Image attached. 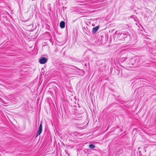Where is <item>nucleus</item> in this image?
Returning <instances> with one entry per match:
<instances>
[{
    "instance_id": "20e7f679",
    "label": "nucleus",
    "mask_w": 156,
    "mask_h": 156,
    "mask_svg": "<svg viewBox=\"0 0 156 156\" xmlns=\"http://www.w3.org/2000/svg\"><path fill=\"white\" fill-rule=\"evenodd\" d=\"M42 130V124L41 123L40 125L39 129L37 132V136L39 135L41 133Z\"/></svg>"
},
{
    "instance_id": "7ed1b4c3",
    "label": "nucleus",
    "mask_w": 156,
    "mask_h": 156,
    "mask_svg": "<svg viewBox=\"0 0 156 156\" xmlns=\"http://www.w3.org/2000/svg\"><path fill=\"white\" fill-rule=\"evenodd\" d=\"M39 62L41 64H44L47 62V59L44 57L41 58L39 60Z\"/></svg>"
},
{
    "instance_id": "6e6552de",
    "label": "nucleus",
    "mask_w": 156,
    "mask_h": 156,
    "mask_svg": "<svg viewBox=\"0 0 156 156\" xmlns=\"http://www.w3.org/2000/svg\"><path fill=\"white\" fill-rule=\"evenodd\" d=\"M89 147L91 149H93L95 147V146L93 144H90L89 145Z\"/></svg>"
},
{
    "instance_id": "f03ea898",
    "label": "nucleus",
    "mask_w": 156,
    "mask_h": 156,
    "mask_svg": "<svg viewBox=\"0 0 156 156\" xmlns=\"http://www.w3.org/2000/svg\"><path fill=\"white\" fill-rule=\"evenodd\" d=\"M137 62V61H136V58H133L130 59L129 64L130 65H133L136 63Z\"/></svg>"
},
{
    "instance_id": "0eeeda50",
    "label": "nucleus",
    "mask_w": 156,
    "mask_h": 156,
    "mask_svg": "<svg viewBox=\"0 0 156 156\" xmlns=\"http://www.w3.org/2000/svg\"><path fill=\"white\" fill-rule=\"evenodd\" d=\"M87 29H86L85 28H84V29L85 30V31L86 34L88 35H89L90 34V33L89 31V30H88L87 27Z\"/></svg>"
},
{
    "instance_id": "39448f33",
    "label": "nucleus",
    "mask_w": 156,
    "mask_h": 156,
    "mask_svg": "<svg viewBox=\"0 0 156 156\" xmlns=\"http://www.w3.org/2000/svg\"><path fill=\"white\" fill-rule=\"evenodd\" d=\"M99 28V27L98 26H96L95 27L93 28L92 29L93 33L94 34L96 33Z\"/></svg>"
},
{
    "instance_id": "f257e3e1",
    "label": "nucleus",
    "mask_w": 156,
    "mask_h": 156,
    "mask_svg": "<svg viewBox=\"0 0 156 156\" xmlns=\"http://www.w3.org/2000/svg\"><path fill=\"white\" fill-rule=\"evenodd\" d=\"M128 34L127 33H121L119 36V37L120 40H122L123 38H126L127 37Z\"/></svg>"
},
{
    "instance_id": "423d86ee",
    "label": "nucleus",
    "mask_w": 156,
    "mask_h": 156,
    "mask_svg": "<svg viewBox=\"0 0 156 156\" xmlns=\"http://www.w3.org/2000/svg\"><path fill=\"white\" fill-rule=\"evenodd\" d=\"M60 27L62 28H64L65 27V23L63 21H62L60 23Z\"/></svg>"
},
{
    "instance_id": "1a4fd4ad",
    "label": "nucleus",
    "mask_w": 156,
    "mask_h": 156,
    "mask_svg": "<svg viewBox=\"0 0 156 156\" xmlns=\"http://www.w3.org/2000/svg\"><path fill=\"white\" fill-rule=\"evenodd\" d=\"M73 99V100H74L75 99V97L73 95V94H72V97L70 98V99L71 101H72Z\"/></svg>"
},
{
    "instance_id": "9d476101",
    "label": "nucleus",
    "mask_w": 156,
    "mask_h": 156,
    "mask_svg": "<svg viewBox=\"0 0 156 156\" xmlns=\"http://www.w3.org/2000/svg\"><path fill=\"white\" fill-rule=\"evenodd\" d=\"M122 61H123V60L125 61L126 59L125 57L124 58H122Z\"/></svg>"
},
{
    "instance_id": "9b49d317",
    "label": "nucleus",
    "mask_w": 156,
    "mask_h": 156,
    "mask_svg": "<svg viewBox=\"0 0 156 156\" xmlns=\"http://www.w3.org/2000/svg\"><path fill=\"white\" fill-rule=\"evenodd\" d=\"M74 110H75L74 112H76L75 111H76V109H74Z\"/></svg>"
}]
</instances>
